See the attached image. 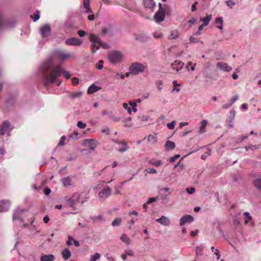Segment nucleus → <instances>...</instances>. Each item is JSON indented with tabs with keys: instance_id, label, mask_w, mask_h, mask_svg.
Listing matches in <instances>:
<instances>
[{
	"instance_id": "f257e3e1",
	"label": "nucleus",
	"mask_w": 261,
	"mask_h": 261,
	"mask_svg": "<svg viewBox=\"0 0 261 261\" xmlns=\"http://www.w3.org/2000/svg\"><path fill=\"white\" fill-rule=\"evenodd\" d=\"M51 66V62L48 61L44 63L42 67L43 83L45 86L53 84L63 72L66 79H69L71 77L68 71H63L61 66L58 65L53 68Z\"/></svg>"
},
{
	"instance_id": "f03ea898",
	"label": "nucleus",
	"mask_w": 261,
	"mask_h": 261,
	"mask_svg": "<svg viewBox=\"0 0 261 261\" xmlns=\"http://www.w3.org/2000/svg\"><path fill=\"white\" fill-rule=\"evenodd\" d=\"M89 39L92 42L91 51L92 53H94L97 50L100 48L102 44L101 42L100 39L96 35H90L89 36Z\"/></svg>"
},
{
	"instance_id": "7ed1b4c3",
	"label": "nucleus",
	"mask_w": 261,
	"mask_h": 261,
	"mask_svg": "<svg viewBox=\"0 0 261 261\" xmlns=\"http://www.w3.org/2000/svg\"><path fill=\"white\" fill-rule=\"evenodd\" d=\"M146 68V66L143 64L139 62H135L132 63L129 67L130 73L133 75L138 74L144 72Z\"/></svg>"
},
{
	"instance_id": "20e7f679",
	"label": "nucleus",
	"mask_w": 261,
	"mask_h": 261,
	"mask_svg": "<svg viewBox=\"0 0 261 261\" xmlns=\"http://www.w3.org/2000/svg\"><path fill=\"white\" fill-rule=\"evenodd\" d=\"M159 10L154 15V20L156 22H160L163 21L164 20L165 17V10L162 8V4L161 3H159Z\"/></svg>"
},
{
	"instance_id": "39448f33",
	"label": "nucleus",
	"mask_w": 261,
	"mask_h": 261,
	"mask_svg": "<svg viewBox=\"0 0 261 261\" xmlns=\"http://www.w3.org/2000/svg\"><path fill=\"white\" fill-rule=\"evenodd\" d=\"M122 55L120 52L114 51L110 53L108 55V58L111 62L116 63L120 61Z\"/></svg>"
},
{
	"instance_id": "423d86ee",
	"label": "nucleus",
	"mask_w": 261,
	"mask_h": 261,
	"mask_svg": "<svg viewBox=\"0 0 261 261\" xmlns=\"http://www.w3.org/2000/svg\"><path fill=\"white\" fill-rule=\"evenodd\" d=\"M111 189L109 186H106L103 189L99 192L98 196L100 198L105 199L111 195Z\"/></svg>"
},
{
	"instance_id": "0eeeda50",
	"label": "nucleus",
	"mask_w": 261,
	"mask_h": 261,
	"mask_svg": "<svg viewBox=\"0 0 261 261\" xmlns=\"http://www.w3.org/2000/svg\"><path fill=\"white\" fill-rule=\"evenodd\" d=\"M65 44L68 45L80 46L82 44V41L77 38L72 37L67 39Z\"/></svg>"
},
{
	"instance_id": "6e6552de",
	"label": "nucleus",
	"mask_w": 261,
	"mask_h": 261,
	"mask_svg": "<svg viewBox=\"0 0 261 261\" xmlns=\"http://www.w3.org/2000/svg\"><path fill=\"white\" fill-rule=\"evenodd\" d=\"M80 197V196L79 193H74L72 196L67 200V205L70 207H72L76 203L79 202Z\"/></svg>"
},
{
	"instance_id": "1a4fd4ad",
	"label": "nucleus",
	"mask_w": 261,
	"mask_h": 261,
	"mask_svg": "<svg viewBox=\"0 0 261 261\" xmlns=\"http://www.w3.org/2000/svg\"><path fill=\"white\" fill-rule=\"evenodd\" d=\"M11 125L8 121H5L0 126V135H5L8 130H10L12 128Z\"/></svg>"
},
{
	"instance_id": "9d476101",
	"label": "nucleus",
	"mask_w": 261,
	"mask_h": 261,
	"mask_svg": "<svg viewBox=\"0 0 261 261\" xmlns=\"http://www.w3.org/2000/svg\"><path fill=\"white\" fill-rule=\"evenodd\" d=\"M40 33L43 38L48 37L50 34V27L48 24H45L40 29Z\"/></svg>"
},
{
	"instance_id": "9b49d317",
	"label": "nucleus",
	"mask_w": 261,
	"mask_h": 261,
	"mask_svg": "<svg viewBox=\"0 0 261 261\" xmlns=\"http://www.w3.org/2000/svg\"><path fill=\"white\" fill-rule=\"evenodd\" d=\"M11 203L8 200H3L0 201V212L7 211L10 207Z\"/></svg>"
},
{
	"instance_id": "f8f14e48",
	"label": "nucleus",
	"mask_w": 261,
	"mask_h": 261,
	"mask_svg": "<svg viewBox=\"0 0 261 261\" xmlns=\"http://www.w3.org/2000/svg\"><path fill=\"white\" fill-rule=\"evenodd\" d=\"M184 65V63L177 60L175 61L171 64L172 69L176 72L180 71L183 68Z\"/></svg>"
},
{
	"instance_id": "ddd939ff",
	"label": "nucleus",
	"mask_w": 261,
	"mask_h": 261,
	"mask_svg": "<svg viewBox=\"0 0 261 261\" xmlns=\"http://www.w3.org/2000/svg\"><path fill=\"white\" fill-rule=\"evenodd\" d=\"M216 66L220 70L226 72H229L232 70V68L224 62H218Z\"/></svg>"
},
{
	"instance_id": "4468645a",
	"label": "nucleus",
	"mask_w": 261,
	"mask_h": 261,
	"mask_svg": "<svg viewBox=\"0 0 261 261\" xmlns=\"http://www.w3.org/2000/svg\"><path fill=\"white\" fill-rule=\"evenodd\" d=\"M194 220V218L190 215H185L182 217L180 219L179 224L181 226H182L185 224L188 223H190L192 222Z\"/></svg>"
},
{
	"instance_id": "2eb2a0df",
	"label": "nucleus",
	"mask_w": 261,
	"mask_h": 261,
	"mask_svg": "<svg viewBox=\"0 0 261 261\" xmlns=\"http://www.w3.org/2000/svg\"><path fill=\"white\" fill-rule=\"evenodd\" d=\"M27 211L28 210L25 208H16L13 213V220H15L16 219H20V216L21 215V214Z\"/></svg>"
},
{
	"instance_id": "dca6fc26",
	"label": "nucleus",
	"mask_w": 261,
	"mask_h": 261,
	"mask_svg": "<svg viewBox=\"0 0 261 261\" xmlns=\"http://www.w3.org/2000/svg\"><path fill=\"white\" fill-rule=\"evenodd\" d=\"M155 221L164 226H168L170 223L169 219L165 216H162L160 218L157 219Z\"/></svg>"
},
{
	"instance_id": "f3484780",
	"label": "nucleus",
	"mask_w": 261,
	"mask_h": 261,
	"mask_svg": "<svg viewBox=\"0 0 261 261\" xmlns=\"http://www.w3.org/2000/svg\"><path fill=\"white\" fill-rule=\"evenodd\" d=\"M85 144L90 146V148L92 150H94L96 146L97 145V141L94 140H86Z\"/></svg>"
},
{
	"instance_id": "a211bd4d",
	"label": "nucleus",
	"mask_w": 261,
	"mask_h": 261,
	"mask_svg": "<svg viewBox=\"0 0 261 261\" xmlns=\"http://www.w3.org/2000/svg\"><path fill=\"white\" fill-rule=\"evenodd\" d=\"M57 56L61 61H64L71 58V55L70 54L61 51H58L57 53Z\"/></svg>"
},
{
	"instance_id": "6ab92c4d",
	"label": "nucleus",
	"mask_w": 261,
	"mask_h": 261,
	"mask_svg": "<svg viewBox=\"0 0 261 261\" xmlns=\"http://www.w3.org/2000/svg\"><path fill=\"white\" fill-rule=\"evenodd\" d=\"M83 95L82 92H71L68 93V97L72 99L81 97Z\"/></svg>"
},
{
	"instance_id": "aec40b11",
	"label": "nucleus",
	"mask_w": 261,
	"mask_h": 261,
	"mask_svg": "<svg viewBox=\"0 0 261 261\" xmlns=\"http://www.w3.org/2000/svg\"><path fill=\"white\" fill-rule=\"evenodd\" d=\"M55 259L53 254L43 255L40 257V261H54Z\"/></svg>"
},
{
	"instance_id": "412c9836",
	"label": "nucleus",
	"mask_w": 261,
	"mask_h": 261,
	"mask_svg": "<svg viewBox=\"0 0 261 261\" xmlns=\"http://www.w3.org/2000/svg\"><path fill=\"white\" fill-rule=\"evenodd\" d=\"M144 5L146 8L152 9L155 6V4L153 0H144Z\"/></svg>"
},
{
	"instance_id": "4be33fe9",
	"label": "nucleus",
	"mask_w": 261,
	"mask_h": 261,
	"mask_svg": "<svg viewBox=\"0 0 261 261\" xmlns=\"http://www.w3.org/2000/svg\"><path fill=\"white\" fill-rule=\"evenodd\" d=\"M100 89V88H99L97 86L94 84H92L90 86L88 89V94H91L96 92L97 91Z\"/></svg>"
},
{
	"instance_id": "5701e85b",
	"label": "nucleus",
	"mask_w": 261,
	"mask_h": 261,
	"mask_svg": "<svg viewBox=\"0 0 261 261\" xmlns=\"http://www.w3.org/2000/svg\"><path fill=\"white\" fill-rule=\"evenodd\" d=\"M62 255L65 260H67L71 256V253L68 248H65L62 252Z\"/></svg>"
},
{
	"instance_id": "b1692460",
	"label": "nucleus",
	"mask_w": 261,
	"mask_h": 261,
	"mask_svg": "<svg viewBox=\"0 0 261 261\" xmlns=\"http://www.w3.org/2000/svg\"><path fill=\"white\" fill-rule=\"evenodd\" d=\"M83 6L86 13H92V10L90 6V0H83Z\"/></svg>"
},
{
	"instance_id": "393cba45",
	"label": "nucleus",
	"mask_w": 261,
	"mask_h": 261,
	"mask_svg": "<svg viewBox=\"0 0 261 261\" xmlns=\"http://www.w3.org/2000/svg\"><path fill=\"white\" fill-rule=\"evenodd\" d=\"M207 124V121L206 120H203L201 122V126L199 128V133L201 134L205 132V127Z\"/></svg>"
},
{
	"instance_id": "a878e982",
	"label": "nucleus",
	"mask_w": 261,
	"mask_h": 261,
	"mask_svg": "<svg viewBox=\"0 0 261 261\" xmlns=\"http://www.w3.org/2000/svg\"><path fill=\"white\" fill-rule=\"evenodd\" d=\"M166 148L168 150H172L175 147V144L171 141H167L165 145Z\"/></svg>"
},
{
	"instance_id": "bb28decb",
	"label": "nucleus",
	"mask_w": 261,
	"mask_h": 261,
	"mask_svg": "<svg viewBox=\"0 0 261 261\" xmlns=\"http://www.w3.org/2000/svg\"><path fill=\"white\" fill-rule=\"evenodd\" d=\"M147 140L151 144H155L158 142V139L156 135H149L148 136Z\"/></svg>"
},
{
	"instance_id": "cd10ccee",
	"label": "nucleus",
	"mask_w": 261,
	"mask_h": 261,
	"mask_svg": "<svg viewBox=\"0 0 261 261\" xmlns=\"http://www.w3.org/2000/svg\"><path fill=\"white\" fill-rule=\"evenodd\" d=\"M120 144L122 145V147H119L118 150L121 152H123L128 150V147L125 142H120Z\"/></svg>"
},
{
	"instance_id": "c85d7f7f",
	"label": "nucleus",
	"mask_w": 261,
	"mask_h": 261,
	"mask_svg": "<svg viewBox=\"0 0 261 261\" xmlns=\"http://www.w3.org/2000/svg\"><path fill=\"white\" fill-rule=\"evenodd\" d=\"M120 239L127 245L130 244V239L126 236V234H123L121 236Z\"/></svg>"
},
{
	"instance_id": "c756f323",
	"label": "nucleus",
	"mask_w": 261,
	"mask_h": 261,
	"mask_svg": "<svg viewBox=\"0 0 261 261\" xmlns=\"http://www.w3.org/2000/svg\"><path fill=\"white\" fill-rule=\"evenodd\" d=\"M178 37V32L176 30H173L170 32V35L169 37L170 39H175Z\"/></svg>"
},
{
	"instance_id": "7c9ffc66",
	"label": "nucleus",
	"mask_w": 261,
	"mask_h": 261,
	"mask_svg": "<svg viewBox=\"0 0 261 261\" xmlns=\"http://www.w3.org/2000/svg\"><path fill=\"white\" fill-rule=\"evenodd\" d=\"M211 19L212 16L210 15H207L205 17L201 18L200 21L203 22V24H204V25H207L208 24L210 21L211 20Z\"/></svg>"
},
{
	"instance_id": "2f4dec72",
	"label": "nucleus",
	"mask_w": 261,
	"mask_h": 261,
	"mask_svg": "<svg viewBox=\"0 0 261 261\" xmlns=\"http://www.w3.org/2000/svg\"><path fill=\"white\" fill-rule=\"evenodd\" d=\"M196 64H193V63L191 61H189L187 63V64L186 65V69H187V70H190V69H191V70L192 71H194L195 70V67L196 66Z\"/></svg>"
},
{
	"instance_id": "473e14b6",
	"label": "nucleus",
	"mask_w": 261,
	"mask_h": 261,
	"mask_svg": "<svg viewBox=\"0 0 261 261\" xmlns=\"http://www.w3.org/2000/svg\"><path fill=\"white\" fill-rule=\"evenodd\" d=\"M254 187L261 191V178H258L255 179L253 182Z\"/></svg>"
},
{
	"instance_id": "72a5a7b5",
	"label": "nucleus",
	"mask_w": 261,
	"mask_h": 261,
	"mask_svg": "<svg viewBox=\"0 0 261 261\" xmlns=\"http://www.w3.org/2000/svg\"><path fill=\"white\" fill-rule=\"evenodd\" d=\"M153 37L155 38L159 39L163 37V35L160 30H155L153 34Z\"/></svg>"
},
{
	"instance_id": "f704fd0d",
	"label": "nucleus",
	"mask_w": 261,
	"mask_h": 261,
	"mask_svg": "<svg viewBox=\"0 0 261 261\" xmlns=\"http://www.w3.org/2000/svg\"><path fill=\"white\" fill-rule=\"evenodd\" d=\"M62 181L64 186L71 185V181L69 177L63 178Z\"/></svg>"
},
{
	"instance_id": "c9c22d12",
	"label": "nucleus",
	"mask_w": 261,
	"mask_h": 261,
	"mask_svg": "<svg viewBox=\"0 0 261 261\" xmlns=\"http://www.w3.org/2000/svg\"><path fill=\"white\" fill-rule=\"evenodd\" d=\"M100 257V254L99 253H96L94 255H92L90 257V261H96Z\"/></svg>"
},
{
	"instance_id": "e433bc0d",
	"label": "nucleus",
	"mask_w": 261,
	"mask_h": 261,
	"mask_svg": "<svg viewBox=\"0 0 261 261\" xmlns=\"http://www.w3.org/2000/svg\"><path fill=\"white\" fill-rule=\"evenodd\" d=\"M121 222V219L120 218H116L114 220L112 223V225L113 226L120 225Z\"/></svg>"
},
{
	"instance_id": "4c0bfd02",
	"label": "nucleus",
	"mask_w": 261,
	"mask_h": 261,
	"mask_svg": "<svg viewBox=\"0 0 261 261\" xmlns=\"http://www.w3.org/2000/svg\"><path fill=\"white\" fill-rule=\"evenodd\" d=\"M202 251H203V248H201L200 247L197 246L195 248V251H196V254L197 255H202L203 254Z\"/></svg>"
},
{
	"instance_id": "58836bf2",
	"label": "nucleus",
	"mask_w": 261,
	"mask_h": 261,
	"mask_svg": "<svg viewBox=\"0 0 261 261\" xmlns=\"http://www.w3.org/2000/svg\"><path fill=\"white\" fill-rule=\"evenodd\" d=\"M149 164L156 166L159 167L162 164V162L160 160L155 161H150Z\"/></svg>"
},
{
	"instance_id": "ea45409f",
	"label": "nucleus",
	"mask_w": 261,
	"mask_h": 261,
	"mask_svg": "<svg viewBox=\"0 0 261 261\" xmlns=\"http://www.w3.org/2000/svg\"><path fill=\"white\" fill-rule=\"evenodd\" d=\"M31 17L33 19L34 21H37L40 17L39 11H37L33 16L31 15Z\"/></svg>"
},
{
	"instance_id": "a19ab883",
	"label": "nucleus",
	"mask_w": 261,
	"mask_h": 261,
	"mask_svg": "<svg viewBox=\"0 0 261 261\" xmlns=\"http://www.w3.org/2000/svg\"><path fill=\"white\" fill-rule=\"evenodd\" d=\"M110 118L113 120L114 121L118 122L120 120V118L115 115L113 112H112V114L110 115Z\"/></svg>"
},
{
	"instance_id": "79ce46f5",
	"label": "nucleus",
	"mask_w": 261,
	"mask_h": 261,
	"mask_svg": "<svg viewBox=\"0 0 261 261\" xmlns=\"http://www.w3.org/2000/svg\"><path fill=\"white\" fill-rule=\"evenodd\" d=\"M244 215L246 216L245 223L247 224L248 223V221L251 219V217L250 216V214L248 212H244Z\"/></svg>"
},
{
	"instance_id": "37998d69",
	"label": "nucleus",
	"mask_w": 261,
	"mask_h": 261,
	"mask_svg": "<svg viewBox=\"0 0 261 261\" xmlns=\"http://www.w3.org/2000/svg\"><path fill=\"white\" fill-rule=\"evenodd\" d=\"M226 4L228 7L232 8L236 4L233 2V0H227L226 1Z\"/></svg>"
},
{
	"instance_id": "c03bdc74",
	"label": "nucleus",
	"mask_w": 261,
	"mask_h": 261,
	"mask_svg": "<svg viewBox=\"0 0 261 261\" xmlns=\"http://www.w3.org/2000/svg\"><path fill=\"white\" fill-rule=\"evenodd\" d=\"M103 61L101 60L98 61V64H96V67L98 69H101L103 68Z\"/></svg>"
},
{
	"instance_id": "a18cd8bd",
	"label": "nucleus",
	"mask_w": 261,
	"mask_h": 261,
	"mask_svg": "<svg viewBox=\"0 0 261 261\" xmlns=\"http://www.w3.org/2000/svg\"><path fill=\"white\" fill-rule=\"evenodd\" d=\"M145 171L147 172L148 173H156L157 171L154 168H148L147 169H145Z\"/></svg>"
},
{
	"instance_id": "49530a36",
	"label": "nucleus",
	"mask_w": 261,
	"mask_h": 261,
	"mask_svg": "<svg viewBox=\"0 0 261 261\" xmlns=\"http://www.w3.org/2000/svg\"><path fill=\"white\" fill-rule=\"evenodd\" d=\"M175 124V121H172L171 123H169L167 124V127L170 129H173L174 128Z\"/></svg>"
},
{
	"instance_id": "de8ad7c7",
	"label": "nucleus",
	"mask_w": 261,
	"mask_h": 261,
	"mask_svg": "<svg viewBox=\"0 0 261 261\" xmlns=\"http://www.w3.org/2000/svg\"><path fill=\"white\" fill-rule=\"evenodd\" d=\"M65 139H66L65 136H63L62 137H61L60 140L59 142L58 143V146L64 145L65 144L64 142H65Z\"/></svg>"
},
{
	"instance_id": "09e8293b",
	"label": "nucleus",
	"mask_w": 261,
	"mask_h": 261,
	"mask_svg": "<svg viewBox=\"0 0 261 261\" xmlns=\"http://www.w3.org/2000/svg\"><path fill=\"white\" fill-rule=\"evenodd\" d=\"M129 104L130 106H132V110L134 111V112H136L137 111V104L136 102H132V101H130L129 102Z\"/></svg>"
},
{
	"instance_id": "8fccbe9b",
	"label": "nucleus",
	"mask_w": 261,
	"mask_h": 261,
	"mask_svg": "<svg viewBox=\"0 0 261 261\" xmlns=\"http://www.w3.org/2000/svg\"><path fill=\"white\" fill-rule=\"evenodd\" d=\"M123 108L127 110L129 114H131L132 110L130 107H129L128 105L126 103H123Z\"/></svg>"
},
{
	"instance_id": "3c124183",
	"label": "nucleus",
	"mask_w": 261,
	"mask_h": 261,
	"mask_svg": "<svg viewBox=\"0 0 261 261\" xmlns=\"http://www.w3.org/2000/svg\"><path fill=\"white\" fill-rule=\"evenodd\" d=\"M86 126V124L81 121L77 122V126L80 128H84Z\"/></svg>"
},
{
	"instance_id": "603ef678",
	"label": "nucleus",
	"mask_w": 261,
	"mask_h": 261,
	"mask_svg": "<svg viewBox=\"0 0 261 261\" xmlns=\"http://www.w3.org/2000/svg\"><path fill=\"white\" fill-rule=\"evenodd\" d=\"M149 118L148 116L142 115L139 117V119L142 121H147Z\"/></svg>"
},
{
	"instance_id": "864d4df0",
	"label": "nucleus",
	"mask_w": 261,
	"mask_h": 261,
	"mask_svg": "<svg viewBox=\"0 0 261 261\" xmlns=\"http://www.w3.org/2000/svg\"><path fill=\"white\" fill-rule=\"evenodd\" d=\"M180 156V155L179 154H176L175 155H174V156L171 158L170 159V162L171 163H173L176 160H177V159H178Z\"/></svg>"
},
{
	"instance_id": "5fc2aeb1",
	"label": "nucleus",
	"mask_w": 261,
	"mask_h": 261,
	"mask_svg": "<svg viewBox=\"0 0 261 261\" xmlns=\"http://www.w3.org/2000/svg\"><path fill=\"white\" fill-rule=\"evenodd\" d=\"M187 192L190 194H193L195 191V189L194 188H188L187 189Z\"/></svg>"
},
{
	"instance_id": "6e6d98bb",
	"label": "nucleus",
	"mask_w": 261,
	"mask_h": 261,
	"mask_svg": "<svg viewBox=\"0 0 261 261\" xmlns=\"http://www.w3.org/2000/svg\"><path fill=\"white\" fill-rule=\"evenodd\" d=\"M158 89L159 90H161L162 89L163 83L161 81H159L156 83Z\"/></svg>"
},
{
	"instance_id": "4d7b16f0",
	"label": "nucleus",
	"mask_w": 261,
	"mask_h": 261,
	"mask_svg": "<svg viewBox=\"0 0 261 261\" xmlns=\"http://www.w3.org/2000/svg\"><path fill=\"white\" fill-rule=\"evenodd\" d=\"M238 99V96L237 95L231 97L230 100H229V102L232 105L236 100Z\"/></svg>"
},
{
	"instance_id": "13d9d810",
	"label": "nucleus",
	"mask_w": 261,
	"mask_h": 261,
	"mask_svg": "<svg viewBox=\"0 0 261 261\" xmlns=\"http://www.w3.org/2000/svg\"><path fill=\"white\" fill-rule=\"evenodd\" d=\"M245 148H246V150L247 151H248L249 149H251V150L256 149L258 148V147L256 145H251L249 146H246L245 147Z\"/></svg>"
},
{
	"instance_id": "bf43d9fd",
	"label": "nucleus",
	"mask_w": 261,
	"mask_h": 261,
	"mask_svg": "<svg viewBox=\"0 0 261 261\" xmlns=\"http://www.w3.org/2000/svg\"><path fill=\"white\" fill-rule=\"evenodd\" d=\"M72 85H77L79 83V79L77 78H76V77H73L72 79Z\"/></svg>"
},
{
	"instance_id": "052dcab7",
	"label": "nucleus",
	"mask_w": 261,
	"mask_h": 261,
	"mask_svg": "<svg viewBox=\"0 0 261 261\" xmlns=\"http://www.w3.org/2000/svg\"><path fill=\"white\" fill-rule=\"evenodd\" d=\"M136 39L140 41H143L144 40V36L142 35H137L136 37Z\"/></svg>"
},
{
	"instance_id": "680f3d73",
	"label": "nucleus",
	"mask_w": 261,
	"mask_h": 261,
	"mask_svg": "<svg viewBox=\"0 0 261 261\" xmlns=\"http://www.w3.org/2000/svg\"><path fill=\"white\" fill-rule=\"evenodd\" d=\"M77 34L80 37H84L86 35V32L83 30H79L77 32Z\"/></svg>"
},
{
	"instance_id": "e2e57ef3",
	"label": "nucleus",
	"mask_w": 261,
	"mask_h": 261,
	"mask_svg": "<svg viewBox=\"0 0 261 261\" xmlns=\"http://www.w3.org/2000/svg\"><path fill=\"white\" fill-rule=\"evenodd\" d=\"M156 197L150 198L147 201V203L150 204L153 202H155L156 201Z\"/></svg>"
},
{
	"instance_id": "0e129e2a",
	"label": "nucleus",
	"mask_w": 261,
	"mask_h": 261,
	"mask_svg": "<svg viewBox=\"0 0 261 261\" xmlns=\"http://www.w3.org/2000/svg\"><path fill=\"white\" fill-rule=\"evenodd\" d=\"M231 105H232L231 103L228 101L227 103L224 104L222 106V108L224 109H226L228 108L229 107H230Z\"/></svg>"
},
{
	"instance_id": "69168bd1",
	"label": "nucleus",
	"mask_w": 261,
	"mask_h": 261,
	"mask_svg": "<svg viewBox=\"0 0 261 261\" xmlns=\"http://www.w3.org/2000/svg\"><path fill=\"white\" fill-rule=\"evenodd\" d=\"M198 3L197 2H194V3L192 5L191 7V11L194 12L196 10V5Z\"/></svg>"
},
{
	"instance_id": "338daca9",
	"label": "nucleus",
	"mask_w": 261,
	"mask_h": 261,
	"mask_svg": "<svg viewBox=\"0 0 261 261\" xmlns=\"http://www.w3.org/2000/svg\"><path fill=\"white\" fill-rule=\"evenodd\" d=\"M112 111H108L107 110H105L102 112V114L103 115H108L110 117V115L112 114Z\"/></svg>"
},
{
	"instance_id": "774afa93",
	"label": "nucleus",
	"mask_w": 261,
	"mask_h": 261,
	"mask_svg": "<svg viewBox=\"0 0 261 261\" xmlns=\"http://www.w3.org/2000/svg\"><path fill=\"white\" fill-rule=\"evenodd\" d=\"M216 22L217 23H220L221 24H222L223 23V19L221 17H218L215 20Z\"/></svg>"
}]
</instances>
